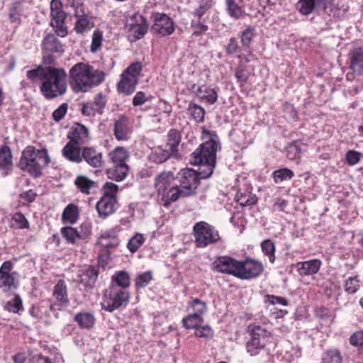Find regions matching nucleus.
I'll list each match as a JSON object with an SVG mask.
<instances>
[{
	"label": "nucleus",
	"instance_id": "nucleus-1",
	"mask_svg": "<svg viewBox=\"0 0 363 363\" xmlns=\"http://www.w3.org/2000/svg\"><path fill=\"white\" fill-rule=\"evenodd\" d=\"M203 140H206L191 155L190 162L194 165H199L201 178H208L213 172L216 164V154L218 143L216 135L209 132L203 131Z\"/></svg>",
	"mask_w": 363,
	"mask_h": 363
},
{
	"label": "nucleus",
	"instance_id": "nucleus-2",
	"mask_svg": "<svg viewBox=\"0 0 363 363\" xmlns=\"http://www.w3.org/2000/svg\"><path fill=\"white\" fill-rule=\"evenodd\" d=\"M69 84L74 92H87L105 80V73L87 63L78 62L69 72Z\"/></svg>",
	"mask_w": 363,
	"mask_h": 363
},
{
	"label": "nucleus",
	"instance_id": "nucleus-3",
	"mask_svg": "<svg viewBox=\"0 0 363 363\" xmlns=\"http://www.w3.org/2000/svg\"><path fill=\"white\" fill-rule=\"evenodd\" d=\"M67 74L64 69L45 67L40 86L42 94L47 99L62 96L67 91Z\"/></svg>",
	"mask_w": 363,
	"mask_h": 363
},
{
	"label": "nucleus",
	"instance_id": "nucleus-4",
	"mask_svg": "<svg viewBox=\"0 0 363 363\" xmlns=\"http://www.w3.org/2000/svg\"><path fill=\"white\" fill-rule=\"evenodd\" d=\"M50 162V157L45 149L38 150L33 146L27 147L22 152L19 166L35 177L41 174V169Z\"/></svg>",
	"mask_w": 363,
	"mask_h": 363
},
{
	"label": "nucleus",
	"instance_id": "nucleus-5",
	"mask_svg": "<svg viewBox=\"0 0 363 363\" xmlns=\"http://www.w3.org/2000/svg\"><path fill=\"white\" fill-rule=\"evenodd\" d=\"M129 300L130 294L128 290L110 285L109 289L104 295L101 305L102 309L111 313L121 307H125Z\"/></svg>",
	"mask_w": 363,
	"mask_h": 363
},
{
	"label": "nucleus",
	"instance_id": "nucleus-6",
	"mask_svg": "<svg viewBox=\"0 0 363 363\" xmlns=\"http://www.w3.org/2000/svg\"><path fill=\"white\" fill-rule=\"evenodd\" d=\"M142 69L143 65L140 62H135L128 67L121 75V80L118 84V91L127 96L132 94L138 84Z\"/></svg>",
	"mask_w": 363,
	"mask_h": 363
},
{
	"label": "nucleus",
	"instance_id": "nucleus-7",
	"mask_svg": "<svg viewBox=\"0 0 363 363\" xmlns=\"http://www.w3.org/2000/svg\"><path fill=\"white\" fill-rule=\"evenodd\" d=\"M250 335V340L246 344V349L251 356H255L265 347L271 338V333L260 325H253Z\"/></svg>",
	"mask_w": 363,
	"mask_h": 363
},
{
	"label": "nucleus",
	"instance_id": "nucleus-8",
	"mask_svg": "<svg viewBox=\"0 0 363 363\" xmlns=\"http://www.w3.org/2000/svg\"><path fill=\"white\" fill-rule=\"evenodd\" d=\"M196 246L205 247L217 242L220 237L217 230L206 222L196 223L194 226Z\"/></svg>",
	"mask_w": 363,
	"mask_h": 363
},
{
	"label": "nucleus",
	"instance_id": "nucleus-9",
	"mask_svg": "<svg viewBox=\"0 0 363 363\" xmlns=\"http://www.w3.org/2000/svg\"><path fill=\"white\" fill-rule=\"evenodd\" d=\"M13 267L11 261H6L0 267V288L4 291H12L18 287V273L12 272Z\"/></svg>",
	"mask_w": 363,
	"mask_h": 363
},
{
	"label": "nucleus",
	"instance_id": "nucleus-10",
	"mask_svg": "<svg viewBox=\"0 0 363 363\" xmlns=\"http://www.w3.org/2000/svg\"><path fill=\"white\" fill-rule=\"evenodd\" d=\"M201 177L199 169L186 168L179 172V182L184 196H189L196 189Z\"/></svg>",
	"mask_w": 363,
	"mask_h": 363
},
{
	"label": "nucleus",
	"instance_id": "nucleus-11",
	"mask_svg": "<svg viewBox=\"0 0 363 363\" xmlns=\"http://www.w3.org/2000/svg\"><path fill=\"white\" fill-rule=\"evenodd\" d=\"M125 26L135 40L142 38L148 30L146 19L138 13H134L127 18Z\"/></svg>",
	"mask_w": 363,
	"mask_h": 363
},
{
	"label": "nucleus",
	"instance_id": "nucleus-12",
	"mask_svg": "<svg viewBox=\"0 0 363 363\" xmlns=\"http://www.w3.org/2000/svg\"><path fill=\"white\" fill-rule=\"evenodd\" d=\"M240 260H237L228 256L218 257L214 262V267L217 272L233 275L239 278L240 272Z\"/></svg>",
	"mask_w": 363,
	"mask_h": 363
},
{
	"label": "nucleus",
	"instance_id": "nucleus-13",
	"mask_svg": "<svg viewBox=\"0 0 363 363\" xmlns=\"http://www.w3.org/2000/svg\"><path fill=\"white\" fill-rule=\"evenodd\" d=\"M333 7V0H298L297 4L299 12L306 16L311 13L315 9H329L332 11Z\"/></svg>",
	"mask_w": 363,
	"mask_h": 363
},
{
	"label": "nucleus",
	"instance_id": "nucleus-14",
	"mask_svg": "<svg viewBox=\"0 0 363 363\" xmlns=\"http://www.w3.org/2000/svg\"><path fill=\"white\" fill-rule=\"evenodd\" d=\"M240 272L239 278L241 279H250L259 276L264 269L263 264L258 261L251 259L240 260Z\"/></svg>",
	"mask_w": 363,
	"mask_h": 363
},
{
	"label": "nucleus",
	"instance_id": "nucleus-15",
	"mask_svg": "<svg viewBox=\"0 0 363 363\" xmlns=\"http://www.w3.org/2000/svg\"><path fill=\"white\" fill-rule=\"evenodd\" d=\"M152 30L162 36L169 35L174 30V22L166 14L157 13L155 17Z\"/></svg>",
	"mask_w": 363,
	"mask_h": 363
},
{
	"label": "nucleus",
	"instance_id": "nucleus-16",
	"mask_svg": "<svg viewBox=\"0 0 363 363\" xmlns=\"http://www.w3.org/2000/svg\"><path fill=\"white\" fill-rule=\"evenodd\" d=\"M96 208L100 218H106L113 214L117 208L116 196H103L96 203Z\"/></svg>",
	"mask_w": 363,
	"mask_h": 363
},
{
	"label": "nucleus",
	"instance_id": "nucleus-17",
	"mask_svg": "<svg viewBox=\"0 0 363 363\" xmlns=\"http://www.w3.org/2000/svg\"><path fill=\"white\" fill-rule=\"evenodd\" d=\"M350 68L357 74H363V48H354L350 50L348 55Z\"/></svg>",
	"mask_w": 363,
	"mask_h": 363
},
{
	"label": "nucleus",
	"instance_id": "nucleus-18",
	"mask_svg": "<svg viewBox=\"0 0 363 363\" xmlns=\"http://www.w3.org/2000/svg\"><path fill=\"white\" fill-rule=\"evenodd\" d=\"M12 154L8 146L0 148V174L5 177L12 172L13 160Z\"/></svg>",
	"mask_w": 363,
	"mask_h": 363
},
{
	"label": "nucleus",
	"instance_id": "nucleus-19",
	"mask_svg": "<svg viewBox=\"0 0 363 363\" xmlns=\"http://www.w3.org/2000/svg\"><path fill=\"white\" fill-rule=\"evenodd\" d=\"M82 157L93 167H99L102 164V153L92 147H84L82 150Z\"/></svg>",
	"mask_w": 363,
	"mask_h": 363
},
{
	"label": "nucleus",
	"instance_id": "nucleus-20",
	"mask_svg": "<svg viewBox=\"0 0 363 363\" xmlns=\"http://www.w3.org/2000/svg\"><path fill=\"white\" fill-rule=\"evenodd\" d=\"M130 133L128 120L125 116H121L115 121L113 128L114 136L118 141L128 140Z\"/></svg>",
	"mask_w": 363,
	"mask_h": 363
},
{
	"label": "nucleus",
	"instance_id": "nucleus-21",
	"mask_svg": "<svg viewBox=\"0 0 363 363\" xmlns=\"http://www.w3.org/2000/svg\"><path fill=\"white\" fill-rule=\"evenodd\" d=\"M69 142L79 145L88 140L89 130L84 125L76 123L72 127L68 134Z\"/></svg>",
	"mask_w": 363,
	"mask_h": 363
},
{
	"label": "nucleus",
	"instance_id": "nucleus-22",
	"mask_svg": "<svg viewBox=\"0 0 363 363\" xmlns=\"http://www.w3.org/2000/svg\"><path fill=\"white\" fill-rule=\"evenodd\" d=\"M51 26L55 28L57 35L65 37L67 34L65 26V13L62 10L50 12Z\"/></svg>",
	"mask_w": 363,
	"mask_h": 363
},
{
	"label": "nucleus",
	"instance_id": "nucleus-23",
	"mask_svg": "<svg viewBox=\"0 0 363 363\" xmlns=\"http://www.w3.org/2000/svg\"><path fill=\"white\" fill-rule=\"evenodd\" d=\"M321 266V261L314 259L297 263V271L301 276H309L316 274Z\"/></svg>",
	"mask_w": 363,
	"mask_h": 363
},
{
	"label": "nucleus",
	"instance_id": "nucleus-24",
	"mask_svg": "<svg viewBox=\"0 0 363 363\" xmlns=\"http://www.w3.org/2000/svg\"><path fill=\"white\" fill-rule=\"evenodd\" d=\"M175 178L171 172H164L160 173L155 178V186L157 193L164 191L171 186L175 185Z\"/></svg>",
	"mask_w": 363,
	"mask_h": 363
},
{
	"label": "nucleus",
	"instance_id": "nucleus-25",
	"mask_svg": "<svg viewBox=\"0 0 363 363\" xmlns=\"http://www.w3.org/2000/svg\"><path fill=\"white\" fill-rule=\"evenodd\" d=\"M195 94L200 100L209 104H213L218 100V90L206 84L200 86Z\"/></svg>",
	"mask_w": 363,
	"mask_h": 363
},
{
	"label": "nucleus",
	"instance_id": "nucleus-26",
	"mask_svg": "<svg viewBox=\"0 0 363 363\" xmlns=\"http://www.w3.org/2000/svg\"><path fill=\"white\" fill-rule=\"evenodd\" d=\"M62 155L72 162L80 163L82 161V151L79 145L72 142H68L63 147Z\"/></svg>",
	"mask_w": 363,
	"mask_h": 363
},
{
	"label": "nucleus",
	"instance_id": "nucleus-27",
	"mask_svg": "<svg viewBox=\"0 0 363 363\" xmlns=\"http://www.w3.org/2000/svg\"><path fill=\"white\" fill-rule=\"evenodd\" d=\"M158 195L160 196L164 206H167L171 203L176 201L181 196H184V192L176 184L171 186L166 191L159 192Z\"/></svg>",
	"mask_w": 363,
	"mask_h": 363
},
{
	"label": "nucleus",
	"instance_id": "nucleus-28",
	"mask_svg": "<svg viewBox=\"0 0 363 363\" xmlns=\"http://www.w3.org/2000/svg\"><path fill=\"white\" fill-rule=\"evenodd\" d=\"M129 157L130 153L128 150L121 146L115 147L108 154L109 160L113 163V164L128 165L126 162Z\"/></svg>",
	"mask_w": 363,
	"mask_h": 363
},
{
	"label": "nucleus",
	"instance_id": "nucleus-29",
	"mask_svg": "<svg viewBox=\"0 0 363 363\" xmlns=\"http://www.w3.org/2000/svg\"><path fill=\"white\" fill-rule=\"evenodd\" d=\"M175 153L172 151L167 145L158 146L155 147L150 155V159L156 163H162L165 162L172 155Z\"/></svg>",
	"mask_w": 363,
	"mask_h": 363
},
{
	"label": "nucleus",
	"instance_id": "nucleus-30",
	"mask_svg": "<svg viewBox=\"0 0 363 363\" xmlns=\"http://www.w3.org/2000/svg\"><path fill=\"white\" fill-rule=\"evenodd\" d=\"M128 170V165L113 164L112 167L107 169V177L110 179L121 182L127 177Z\"/></svg>",
	"mask_w": 363,
	"mask_h": 363
},
{
	"label": "nucleus",
	"instance_id": "nucleus-31",
	"mask_svg": "<svg viewBox=\"0 0 363 363\" xmlns=\"http://www.w3.org/2000/svg\"><path fill=\"white\" fill-rule=\"evenodd\" d=\"M43 46L45 50L49 52L62 53L64 52L63 45L52 34H49L44 38Z\"/></svg>",
	"mask_w": 363,
	"mask_h": 363
},
{
	"label": "nucleus",
	"instance_id": "nucleus-32",
	"mask_svg": "<svg viewBox=\"0 0 363 363\" xmlns=\"http://www.w3.org/2000/svg\"><path fill=\"white\" fill-rule=\"evenodd\" d=\"M98 245L107 250L114 248L118 245V240L112 230L103 233L98 239Z\"/></svg>",
	"mask_w": 363,
	"mask_h": 363
},
{
	"label": "nucleus",
	"instance_id": "nucleus-33",
	"mask_svg": "<svg viewBox=\"0 0 363 363\" xmlns=\"http://www.w3.org/2000/svg\"><path fill=\"white\" fill-rule=\"evenodd\" d=\"M52 295L61 305H66L68 303L69 299L67 289L65 281L59 280L57 281L56 285L54 286Z\"/></svg>",
	"mask_w": 363,
	"mask_h": 363
},
{
	"label": "nucleus",
	"instance_id": "nucleus-34",
	"mask_svg": "<svg viewBox=\"0 0 363 363\" xmlns=\"http://www.w3.org/2000/svg\"><path fill=\"white\" fill-rule=\"evenodd\" d=\"M77 189L84 194H89L93 188L96 187V183L86 176H78L74 181Z\"/></svg>",
	"mask_w": 363,
	"mask_h": 363
},
{
	"label": "nucleus",
	"instance_id": "nucleus-35",
	"mask_svg": "<svg viewBox=\"0 0 363 363\" xmlns=\"http://www.w3.org/2000/svg\"><path fill=\"white\" fill-rule=\"evenodd\" d=\"M130 284V277L125 271H117L111 277V285L117 286L127 290Z\"/></svg>",
	"mask_w": 363,
	"mask_h": 363
},
{
	"label": "nucleus",
	"instance_id": "nucleus-36",
	"mask_svg": "<svg viewBox=\"0 0 363 363\" xmlns=\"http://www.w3.org/2000/svg\"><path fill=\"white\" fill-rule=\"evenodd\" d=\"M62 219L64 223L74 224L78 219V208L74 204H69L65 208Z\"/></svg>",
	"mask_w": 363,
	"mask_h": 363
},
{
	"label": "nucleus",
	"instance_id": "nucleus-37",
	"mask_svg": "<svg viewBox=\"0 0 363 363\" xmlns=\"http://www.w3.org/2000/svg\"><path fill=\"white\" fill-rule=\"evenodd\" d=\"M225 6L228 14L231 18L238 19L245 13L242 6L235 0H226Z\"/></svg>",
	"mask_w": 363,
	"mask_h": 363
},
{
	"label": "nucleus",
	"instance_id": "nucleus-38",
	"mask_svg": "<svg viewBox=\"0 0 363 363\" xmlns=\"http://www.w3.org/2000/svg\"><path fill=\"white\" fill-rule=\"evenodd\" d=\"M168 140L166 144L167 147H169L174 153L178 151V146L182 140V135L179 131L176 129H171L167 135Z\"/></svg>",
	"mask_w": 363,
	"mask_h": 363
},
{
	"label": "nucleus",
	"instance_id": "nucleus-39",
	"mask_svg": "<svg viewBox=\"0 0 363 363\" xmlns=\"http://www.w3.org/2000/svg\"><path fill=\"white\" fill-rule=\"evenodd\" d=\"M187 112L195 122L201 123L203 121L206 111L201 106L190 103L187 108Z\"/></svg>",
	"mask_w": 363,
	"mask_h": 363
},
{
	"label": "nucleus",
	"instance_id": "nucleus-40",
	"mask_svg": "<svg viewBox=\"0 0 363 363\" xmlns=\"http://www.w3.org/2000/svg\"><path fill=\"white\" fill-rule=\"evenodd\" d=\"M203 322V318H201L199 315L190 313L187 316L183 318L182 323L186 329L197 328Z\"/></svg>",
	"mask_w": 363,
	"mask_h": 363
},
{
	"label": "nucleus",
	"instance_id": "nucleus-41",
	"mask_svg": "<svg viewBox=\"0 0 363 363\" xmlns=\"http://www.w3.org/2000/svg\"><path fill=\"white\" fill-rule=\"evenodd\" d=\"M189 308L191 311V313L199 315L201 318H203V315L207 311V306L206 302L197 298L189 302Z\"/></svg>",
	"mask_w": 363,
	"mask_h": 363
},
{
	"label": "nucleus",
	"instance_id": "nucleus-42",
	"mask_svg": "<svg viewBox=\"0 0 363 363\" xmlns=\"http://www.w3.org/2000/svg\"><path fill=\"white\" fill-rule=\"evenodd\" d=\"M145 237L143 234L137 233L130 238L127 243L128 250L134 253L144 244Z\"/></svg>",
	"mask_w": 363,
	"mask_h": 363
},
{
	"label": "nucleus",
	"instance_id": "nucleus-43",
	"mask_svg": "<svg viewBox=\"0 0 363 363\" xmlns=\"http://www.w3.org/2000/svg\"><path fill=\"white\" fill-rule=\"evenodd\" d=\"M74 320L82 327L84 328H91L94 323L95 318L93 315L89 313H79L74 317Z\"/></svg>",
	"mask_w": 363,
	"mask_h": 363
},
{
	"label": "nucleus",
	"instance_id": "nucleus-44",
	"mask_svg": "<svg viewBox=\"0 0 363 363\" xmlns=\"http://www.w3.org/2000/svg\"><path fill=\"white\" fill-rule=\"evenodd\" d=\"M294 174V172L287 168H281L275 170L272 173V178L276 184H280L283 182L290 180Z\"/></svg>",
	"mask_w": 363,
	"mask_h": 363
},
{
	"label": "nucleus",
	"instance_id": "nucleus-45",
	"mask_svg": "<svg viewBox=\"0 0 363 363\" xmlns=\"http://www.w3.org/2000/svg\"><path fill=\"white\" fill-rule=\"evenodd\" d=\"M5 310L9 312L18 313L23 310V301L18 295L14 296L11 300L7 301L4 306Z\"/></svg>",
	"mask_w": 363,
	"mask_h": 363
},
{
	"label": "nucleus",
	"instance_id": "nucleus-46",
	"mask_svg": "<svg viewBox=\"0 0 363 363\" xmlns=\"http://www.w3.org/2000/svg\"><path fill=\"white\" fill-rule=\"evenodd\" d=\"M94 26L89 18L86 16H79L75 23L74 29L77 33L86 32Z\"/></svg>",
	"mask_w": 363,
	"mask_h": 363
},
{
	"label": "nucleus",
	"instance_id": "nucleus-47",
	"mask_svg": "<svg viewBox=\"0 0 363 363\" xmlns=\"http://www.w3.org/2000/svg\"><path fill=\"white\" fill-rule=\"evenodd\" d=\"M261 247L262 252L265 256L268 257L269 262L274 263L275 261V246L274 242L270 240H266L261 243Z\"/></svg>",
	"mask_w": 363,
	"mask_h": 363
},
{
	"label": "nucleus",
	"instance_id": "nucleus-48",
	"mask_svg": "<svg viewBox=\"0 0 363 363\" xmlns=\"http://www.w3.org/2000/svg\"><path fill=\"white\" fill-rule=\"evenodd\" d=\"M12 225L18 229H27L29 228V223L24 215L21 213H16L11 218Z\"/></svg>",
	"mask_w": 363,
	"mask_h": 363
},
{
	"label": "nucleus",
	"instance_id": "nucleus-49",
	"mask_svg": "<svg viewBox=\"0 0 363 363\" xmlns=\"http://www.w3.org/2000/svg\"><path fill=\"white\" fill-rule=\"evenodd\" d=\"M62 237L69 243L74 244L79 240L77 230L72 227H64L61 229Z\"/></svg>",
	"mask_w": 363,
	"mask_h": 363
},
{
	"label": "nucleus",
	"instance_id": "nucleus-50",
	"mask_svg": "<svg viewBox=\"0 0 363 363\" xmlns=\"http://www.w3.org/2000/svg\"><path fill=\"white\" fill-rule=\"evenodd\" d=\"M344 286L346 292L353 294L359 289V279L357 276L350 277L345 280Z\"/></svg>",
	"mask_w": 363,
	"mask_h": 363
},
{
	"label": "nucleus",
	"instance_id": "nucleus-51",
	"mask_svg": "<svg viewBox=\"0 0 363 363\" xmlns=\"http://www.w3.org/2000/svg\"><path fill=\"white\" fill-rule=\"evenodd\" d=\"M152 279V275L150 271L139 274L135 279V286L138 289L144 288L148 285Z\"/></svg>",
	"mask_w": 363,
	"mask_h": 363
},
{
	"label": "nucleus",
	"instance_id": "nucleus-52",
	"mask_svg": "<svg viewBox=\"0 0 363 363\" xmlns=\"http://www.w3.org/2000/svg\"><path fill=\"white\" fill-rule=\"evenodd\" d=\"M236 197L239 204L243 206H251L257 202L256 196L250 194L238 193Z\"/></svg>",
	"mask_w": 363,
	"mask_h": 363
},
{
	"label": "nucleus",
	"instance_id": "nucleus-53",
	"mask_svg": "<svg viewBox=\"0 0 363 363\" xmlns=\"http://www.w3.org/2000/svg\"><path fill=\"white\" fill-rule=\"evenodd\" d=\"M94 109L97 113H102L103 110L105 107L106 100L105 96L102 94H98L92 101H90Z\"/></svg>",
	"mask_w": 363,
	"mask_h": 363
},
{
	"label": "nucleus",
	"instance_id": "nucleus-54",
	"mask_svg": "<svg viewBox=\"0 0 363 363\" xmlns=\"http://www.w3.org/2000/svg\"><path fill=\"white\" fill-rule=\"evenodd\" d=\"M322 363H342V357L337 350H330L324 354Z\"/></svg>",
	"mask_w": 363,
	"mask_h": 363
},
{
	"label": "nucleus",
	"instance_id": "nucleus-55",
	"mask_svg": "<svg viewBox=\"0 0 363 363\" xmlns=\"http://www.w3.org/2000/svg\"><path fill=\"white\" fill-rule=\"evenodd\" d=\"M255 35V28L248 27L241 32L240 40L243 47H249Z\"/></svg>",
	"mask_w": 363,
	"mask_h": 363
},
{
	"label": "nucleus",
	"instance_id": "nucleus-56",
	"mask_svg": "<svg viewBox=\"0 0 363 363\" xmlns=\"http://www.w3.org/2000/svg\"><path fill=\"white\" fill-rule=\"evenodd\" d=\"M91 234V224L90 223H83L79 230H77V235L79 240H86L89 239Z\"/></svg>",
	"mask_w": 363,
	"mask_h": 363
},
{
	"label": "nucleus",
	"instance_id": "nucleus-57",
	"mask_svg": "<svg viewBox=\"0 0 363 363\" xmlns=\"http://www.w3.org/2000/svg\"><path fill=\"white\" fill-rule=\"evenodd\" d=\"M103 40L102 32L99 30L94 31L92 34V40L91 44L90 50L92 52H96L101 46Z\"/></svg>",
	"mask_w": 363,
	"mask_h": 363
},
{
	"label": "nucleus",
	"instance_id": "nucleus-58",
	"mask_svg": "<svg viewBox=\"0 0 363 363\" xmlns=\"http://www.w3.org/2000/svg\"><path fill=\"white\" fill-rule=\"evenodd\" d=\"M152 96L150 94H147L144 91H138L133 99V105L134 106H138L144 104L147 101H150Z\"/></svg>",
	"mask_w": 363,
	"mask_h": 363
},
{
	"label": "nucleus",
	"instance_id": "nucleus-59",
	"mask_svg": "<svg viewBox=\"0 0 363 363\" xmlns=\"http://www.w3.org/2000/svg\"><path fill=\"white\" fill-rule=\"evenodd\" d=\"M191 28L193 30L192 35L195 36L201 35L208 30L207 25L200 21H195L194 20L191 23Z\"/></svg>",
	"mask_w": 363,
	"mask_h": 363
},
{
	"label": "nucleus",
	"instance_id": "nucleus-60",
	"mask_svg": "<svg viewBox=\"0 0 363 363\" xmlns=\"http://www.w3.org/2000/svg\"><path fill=\"white\" fill-rule=\"evenodd\" d=\"M211 6V0H202L199 7L194 12V16L197 17L199 19L201 18Z\"/></svg>",
	"mask_w": 363,
	"mask_h": 363
},
{
	"label": "nucleus",
	"instance_id": "nucleus-61",
	"mask_svg": "<svg viewBox=\"0 0 363 363\" xmlns=\"http://www.w3.org/2000/svg\"><path fill=\"white\" fill-rule=\"evenodd\" d=\"M195 334L199 337L211 338L213 336V331L208 325H199L196 328Z\"/></svg>",
	"mask_w": 363,
	"mask_h": 363
},
{
	"label": "nucleus",
	"instance_id": "nucleus-62",
	"mask_svg": "<svg viewBox=\"0 0 363 363\" xmlns=\"http://www.w3.org/2000/svg\"><path fill=\"white\" fill-rule=\"evenodd\" d=\"M68 108V105L66 103L61 104L52 113L53 120L56 122L60 121L65 116Z\"/></svg>",
	"mask_w": 363,
	"mask_h": 363
},
{
	"label": "nucleus",
	"instance_id": "nucleus-63",
	"mask_svg": "<svg viewBox=\"0 0 363 363\" xmlns=\"http://www.w3.org/2000/svg\"><path fill=\"white\" fill-rule=\"evenodd\" d=\"M45 72V68L38 67L36 69H31L27 72L26 77L28 79L34 81L39 79L42 82L43 74Z\"/></svg>",
	"mask_w": 363,
	"mask_h": 363
},
{
	"label": "nucleus",
	"instance_id": "nucleus-64",
	"mask_svg": "<svg viewBox=\"0 0 363 363\" xmlns=\"http://www.w3.org/2000/svg\"><path fill=\"white\" fill-rule=\"evenodd\" d=\"M350 342L354 347L363 345V330L354 333L350 337Z\"/></svg>",
	"mask_w": 363,
	"mask_h": 363
}]
</instances>
